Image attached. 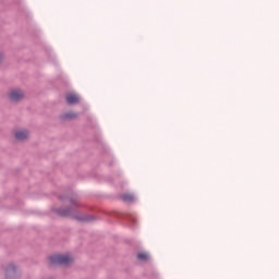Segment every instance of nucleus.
<instances>
[{
    "mask_svg": "<svg viewBox=\"0 0 279 279\" xmlns=\"http://www.w3.org/2000/svg\"><path fill=\"white\" fill-rule=\"evenodd\" d=\"M121 199L123 202H134V195L133 194H122Z\"/></svg>",
    "mask_w": 279,
    "mask_h": 279,
    "instance_id": "nucleus-6",
    "label": "nucleus"
},
{
    "mask_svg": "<svg viewBox=\"0 0 279 279\" xmlns=\"http://www.w3.org/2000/svg\"><path fill=\"white\" fill-rule=\"evenodd\" d=\"M58 213L61 217H69V215H71V209L59 210Z\"/></svg>",
    "mask_w": 279,
    "mask_h": 279,
    "instance_id": "nucleus-8",
    "label": "nucleus"
},
{
    "mask_svg": "<svg viewBox=\"0 0 279 279\" xmlns=\"http://www.w3.org/2000/svg\"><path fill=\"white\" fill-rule=\"evenodd\" d=\"M77 117V113L75 112H69L64 114V119H75Z\"/></svg>",
    "mask_w": 279,
    "mask_h": 279,
    "instance_id": "nucleus-9",
    "label": "nucleus"
},
{
    "mask_svg": "<svg viewBox=\"0 0 279 279\" xmlns=\"http://www.w3.org/2000/svg\"><path fill=\"white\" fill-rule=\"evenodd\" d=\"M50 263L52 265H71L73 263V256L65 254V255H52L50 257Z\"/></svg>",
    "mask_w": 279,
    "mask_h": 279,
    "instance_id": "nucleus-1",
    "label": "nucleus"
},
{
    "mask_svg": "<svg viewBox=\"0 0 279 279\" xmlns=\"http://www.w3.org/2000/svg\"><path fill=\"white\" fill-rule=\"evenodd\" d=\"M5 276L7 278H14V276H16V267H14V265H10L5 269Z\"/></svg>",
    "mask_w": 279,
    "mask_h": 279,
    "instance_id": "nucleus-5",
    "label": "nucleus"
},
{
    "mask_svg": "<svg viewBox=\"0 0 279 279\" xmlns=\"http://www.w3.org/2000/svg\"><path fill=\"white\" fill-rule=\"evenodd\" d=\"M65 99L68 101V104H78L80 102V96H77L76 94H68L65 96Z\"/></svg>",
    "mask_w": 279,
    "mask_h": 279,
    "instance_id": "nucleus-4",
    "label": "nucleus"
},
{
    "mask_svg": "<svg viewBox=\"0 0 279 279\" xmlns=\"http://www.w3.org/2000/svg\"><path fill=\"white\" fill-rule=\"evenodd\" d=\"M23 97H25V94L21 89H12L9 93V99L11 101H21V99H23Z\"/></svg>",
    "mask_w": 279,
    "mask_h": 279,
    "instance_id": "nucleus-2",
    "label": "nucleus"
},
{
    "mask_svg": "<svg viewBox=\"0 0 279 279\" xmlns=\"http://www.w3.org/2000/svg\"><path fill=\"white\" fill-rule=\"evenodd\" d=\"M15 138L17 141H25L26 138H29V132L25 130H19L15 132Z\"/></svg>",
    "mask_w": 279,
    "mask_h": 279,
    "instance_id": "nucleus-3",
    "label": "nucleus"
},
{
    "mask_svg": "<svg viewBox=\"0 0 279 279\" xmlns=\"http://www.w3.org/2000/svg\"><path fill=\"white\" fill-rule=\"evenodd\" d=\"M138 260H149V254L147 253H140L137 255Z\"/></svg>",
    "mask_w": 279,
    "mask_h": 279,
    "instance_id": "nucleus-7",
    "label": "nucleus"
},
{
    "mask_svg": "<svg viewBox=\"0 0 279 279\" xmlns=\"http://www.w3.org/2000/svg\"><path fill=\"white\" fill-rule=\"evenodd\" d=\"M1 60H3V54L2 53H0V62H1Z\"/></svg>",
    "mask_w": 279,
    "mask_h": 279,
    "instance_id": "nucleus-10",
    "label": "nucleus"
}]
</instances>
